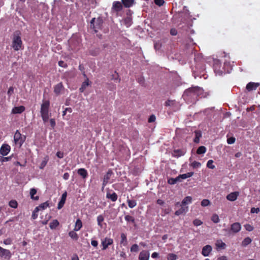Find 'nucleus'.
I'll return each mask as SVG.
<instances>
[{"mask_svg": "<svg viewBox=\"0 0 260 260\" xmlns=\"http://www.w3.org/2000/svg\"><path fill=\"white\" fill-rule=\"evenodd\" d=\"M121 25H124L126 27H129L132 24V19L129 16H127L120 21Z\"/></svg>", "mask_w": 260, "mask_h": 260, "instance_id": "f3484780", "label": "nucleus"}, {"mask_svg": "<svg viewBox=\"0 0 260 260\" xmlns=\"http://www.w3.org/2000/svg\"><path fill=\"white\" fill-rule=\"evenodd\" d=\"M89 80L88 78H87V80H85L82 84L81 87L79 88V91L80 92H83L86 87L89 85Z\"/></svg>", "mask_w": 260, "mask_h": 260, "instance_id": "a878e982", "label": "nucleus"}, {"mask_svg": "<svg viewBox=\"0 0 260 260\" xmlns=\"http://www.w3.org/2000/svg\"><path fill=\"white\" fill-rule=\"evenodd\" d=\"M177 258V255L174 253H169L167 256L168 260H176Z\"/></svg>", "mask_w": 260, "mask_h": 260, "instance_id": "3c124183", "label": "nucleus"}, {"mask_svg": "<svg viewBox=\"0 0 260 260\" xmlns=\"http://www.w3.org/2000/svg\"><path fill=\"white\" fill-rule=\"evenodd\" d=\"M150 253L148 251L143 250L139 254V260H149Z\"/></svg>", "mask_w": 260, "mask_h": 260, "instance_id": "dca6fc26", "label": "nucleus"}, {"mask_svg": "<svg viewBox=\"0 0 260 260\" xmlns=\"http://www.w3.org/2000/svg\"><path fill=\"white\" fill-rule=\"evenodd\" d=\"M181 182V181L180 179L179 176L175 178H170L168 180V183L171 185H174L178 182Z\"/></svg>", "mask_w": 260, "mask_h": 260, "instance_id": "393cba45", "label": "nucleus"}, {"mask_svg": "<svg viewBox=\"0 0 260 260\" xmlns=\"http://www.w3.org/2000/svg\"><path fill=\"white\" fill-rule=\"evenodd\" d=\"M176 104V102L174 100H168L165 102V106L167 107H172V110H175L174 108L175 105Z\"/></svg>", "mask_w": 260, "mask_h": 260, "instance_id": "7c9ffc66", "label": "nucleus"}, {"mask_svg": "<svg viewBox=\"0 0 260 260\" xmlns=\"http://www.w3.org/2000/svg\"><path fill=\"white\" fill-rule=\"evenodd\" d=\"M37 193V190L35 188H31L30 190V198L31 199L34 200H39V197L38 196H35V195Z\"/></svg>", "mask_w": 260, "mask_h": 260, "instance_id": "2f4dec72", "label": "nucleus"}, {"mask_svg": "<svg viewBox=\"0 0 260 260\" xmlns=\"http://www.w3.org/2000/svg\"><path fill=\"white\" fill-rule=\"evenodd\" d=\"M10 150L11 147L10 145L7 144H4L0 148V154L3 156H6L10 152Z\"/></svg>", "mask_w": 260, "mask_h": 260, "instance_id": "9d476101", "label": "nucleus"}, {"mask_svg": "<svg viewBox=\"0 0 260 260\" xmlns=\"http://www.w3.org/2000/svg\"><path fill=\"white\" fill-rule=\"evenodd\" d=\"M64 86L62 82H59V83L55 85L54 87V92L56 95H59L60 94L61 91L63 90Z\"/></svg>", "mask_w": 260, "mask_h": 260, "instance_id": "2eb2a0df", "label": "nucleus"}, {"mask_svg": "<svg viewBox=\"0 0 260 260\" xmlns=\"http://www.w3.org/2000/svg\"><path fill=\"white\" fill-rule=\"evenodd\" d=\"M222 70H223L224 74L230 73L232 70V65L230 61L226 60L224 61Z\"/></svg>", "mask_w": 260, "mask_h": 260, "instance_id": "9b49d317", "label": "nucleus"}, {"mask_svg": "<svg viewBox=\"0 0 260 260\" xmlns=\"http://www.w3.org/2000/svg\"><path fill=\"white\" fill-rule=\"evenodd\" d=\"M41 117L44 123H46L49 119V114H41Z\"/></svg>", "mask_w": 260, "mask_h": 260, "instance_id": "864d4df0", "label": "nucleus"}, {"mask_svg": "<svg viewBox=\"0 0 260 260\" xmlns=\"http://www.w3.org/2000/svg\"><path fill=\"white\" fill-rule=\"evenodd\" d=\"M121 1L123 5L126 8L131 7L134 3V0H121Z\"/></svg>", "mask_w": 260, "mask_h": 260, "instance_id": "72a5a7b5", "label": "nucleus"}, {"mask_svg": "<svg viewBox=\"0 0 260 260\" xmlns=\"http://www.w3.org/2000/svg\"><path fill=\"white\" fill-rule=\"evenodd\" d=\"M13 92H14V88L12 86L9 88L8 92H7V94L8 95V96L9 97H10L12 95Z\"/></svg>", "mask_w": 260, "mask_h": 260, "instance_id": "e2e57ef3", "label": "nucleus"}, {"mask_svg": "<svg viewBox=\"0 0 260 260\" xmlns=\"http://www.w3.org/2000/svg\"><path fill=\"white\" fill-rule=\"evenodd\" d=\"M69 235L71 238L75 240H77L79 238L78 234L75 232L74 230L70 232Z\"/></svg>", "mask_w": 260, "mask_h": 260, "instance_id": "58836bf2", "label": "nucleus"}, {"mask_svg": "<svg viewBox=\"0 0 260 260\" xmlns=\"http://www.w3.org/2000/svg\"><path fill=\"white\" fill-rule=\"evenodd\" d=\"M216 245L218 248L224 249L225 247V244L221 240H218L217 241Z\"/></svg>", "mask_w": 260, "mask_h": 260, "instance_id": "ea45409f", "label": "nucleus"}, {"mask_svg": "<svg viewBox=\"0 0 260 260\" xmlns=\"http://www.w3.org/2000/svg\"><path fill=\"white\" fill-rule=\"evenodd\" d=\"M195 137L193 139V142L195 143H198L200 141V139L202 137L201 132L200 131H196L194 132Z\"/></svg>", "mask_w": 260, "mask_h": 260, "instance_id": "f704fd0d", "label": "nucleus"}, {"mask_svg": "<svg viewBox=\"0 0 260 260\" xmlns=\"http://www.w3.org/2000/svg\"><path fill=\"white\" fill-rule=\"evenodd\" d=\"M112 174V171L110 170H108V171L107 172L106 174L104 176L103 179L109 181Z\"/></svg>", "mask_w": 260, "mask_h": 260, "instance_id": "49530a36", "label": "nucleus"}, {"mask_svg": "<svg viewBox=\"0 0 260 260\" xmlns=\"http://www.w3.org/2000/svg\"><path fill=\"white\" fill-rule=\"evenodd\" d=\"M49 206V203L48 202H45L41 204L39 206L36 207V211H39L40 210H44L47 208Z\"/></svg>", "mask_w": 260, "mask_h": 260, "instance_id": "cd10ccee", "label": "nucleus"}, {"mask_svg": "<svg viewBox=\"0 0 260 260\" xmlns=\"http://www.w3.org/2000/svg\"><path fill=\"white\" fill-rule=\"evenodd\" d=\"M67 191H65L64 193H63L62 194L61 197V199H60V200L59 201V202L65 203V202H66V199H67Z\"/></svg>", "mask_w": 260, "mask_h": 260, "instance_id": "5fc2aeb1", "label": "nucleus"}, {"mask_svg": "<svg viewBox=\"0 0 260 260\" xmlns=\"http://www.w3.org/2000/svg\"><path fill=\"white\" fill-rule=\"evenodd\" d=\"M193 224L195 226H199V225H201V224H202L203 222L200 219H196L193 221Z\"/></svg>", "mask_w": 260, "mask_h": 260, "instance_id": "4d7b16f0", "label": "nucleus"}, {"mask_svg": "<svg viewBox=\"0 0 260 260\" xmlns=\"http://www.w3.org/2000/svg\"><path fill=\"white\" fill-rule=\"evenodd\" d=\"M47 160L44 159L43 160L40 166V169H43L47 165Z\"/></svg>", "mask_w": 260, "mask_h": 260, "instance_id": "69168bd1", "label": "nucleus"}, {"mask_svg": "<svg viewBox=\"0 0 260 260\" xmlns=\"http://www.w3.org/2000/svg\"><path fill=\"white\" fill-rule=\"evenodd\" d=\"M211 220L214 223H217L219 221V216L218 215L214 214L212 215Z\"/></svg>", "mask_w": 260, "mask_h": 260, "instance_id": "09e8293b", "label": "nucleus"}, {"mask_svg": "<svg viewBox=\"0 0 260 260\" xmlns=\"http://www.w3.org/2000/svg\"><path fill=\"white\" fill-rule=\"evenodd\" d=\"M50 124L51 125V128L53 129L56 125L55 120L53 118H51L49 120Z\"/></svg>", "mask_w": 260, "mask_h": 260, "instance_id": "bf43d9fd", "label": "nucleus"}, {"mask_svg": "<svg viewBox=\"0 0 260 260\" xmlns=\"http://www.w3.org/2000/svg\"><path fill=\"white\" fill-rule=\"evenodd\" d=\"M106 198L111 200L112 202H115L117 200L118 196L114 192H113L112 193L107 192L106 194Z\"/></svg>", "mask_w": 260, "mask_h": 260, "instance_id": "4be33fe9", "label": "nucleus"}, {"mask_svg": "<svg viewBox=\"0 0 260 260\" xmlns=\"http://www.w3.org/2000/svg\"><path fill=\"white\" fill-rule=\"evenodd\" d=\"M235 142V138L234 137H231L230 138L228 139L227 142L229 144H232L234 143Z\"/></svg>", "mask_w": 260, "mask_h": 260, "instance_id": "338daca9", "label": "nucleus"}, {"mask_svg": "<svg viewBox=\"0 0 260 260\" xmlns=\"http://www.w3.org/2000/svg\"><path fill=\"white\" fill-rule=\"evenodd\" d=\"M52 12L53 14L64 17L67 13L66 5L60 1L54 0L52 5Z\"/></svg>", "mask_w": 260, "mask_h": 260, "instance_id": "f03ea898", "label": "nucleus"}, {"mask_svg": "<svg viewBox=\"0 0 260 260\" xmlns=\"http://www.w3.org/2000/svg\"><path fill=\"white\" fill-rule=\"evenodd\" d=\"M71 113L72 112V109L71 108H66L63 111L62 115L64 116L67 112Z\"/></svg>", "mask_w": 260, "mask_h": 260, "instance_id": "774afa93", "label": "nucleus"}, {"mask_svg": "<svg viewBox=\"0 0 260 260\" xmlns=\"http://www.w3.org/2000/svg\"><path fill=\"white\" fill-rule=\"evenodd\" d=\"M201 166V164L198 161H193L191 164V166L193 168H197L200 167Z\"/></svg>", "mask_w": 260, "mask_h": 260, "instance_id": "6e6d98bb", "label": "nucleus"}, {"mask_svg": "<svg viewBox=\"0 0 260 260\" xmlns=\"http://www.w3.org/2000/svg\"><path fill=\"white\" fill-rule=\"evenodd\" d=\"M212 248L210 245H207L202 248V254L204 256H208L212 251Z\"/></svg>", "mask_w": 260, "mask_h": 260, "instance_id": "4468645a", "label": "nucleus"}, {"mask_svg": "<svg viewBox=\"0 0 260 260\" xmlns=\"http://www.w3.org/2000/svg\"><path fill=\"white\" fill-rule=\"evenodd\" d=\"M193 174V172H188L185 174H183L179 175L181 181L183 179H185L187 178L191 177Z\"/></svg>", "mask_w": 260, "mask_h": 260, "instance_id": "473e14b6", "label": "nucleus"}, {"mask_svg": "<svg viewBox=\"0 0 260 260\" xmlns=\"http://www.w3.org/2000/svg\"><path fill=\"white\" fill-rule=\"evenodd\" d=\"M210 204V202L208 199H204L201 201V205L203 207H206Z\"/></svg>", "mask_w": 260, "mask_h": 260, "instance_id": "de8ad7c7", "label": "nucleus"}, {"mask_svg": "<svg viewBox=\"0 0 260 260\" xmlns=\"http://www.w3.org/2000/svg\"><path fill=\"white\" fill-rule=\"evenodd\" d=\"M184 154V151L179 149L175 150L173 153L174 156L177 157L183 155Z\"/></svg>", "mask_w": 260, "mask_h": 260, "instance_id": "4c0bfd02", "label": "nucleus"}, {"mask_svg": "<svg viewBox=\"0 0 260 260\" xmlns=\"http://www.w3.org/2000/svg\"><path fill=\"white\" fill-rule=\"evenodd\" d=\"M12 254L9 250L5 249L0 246V256L2 258L9 260L11 257Z\"/></svg>", "mask_w": 260, "mask_h": 260, "instance_id": "6e6552de", "label": "nucleus"}, {"mask_svg": "<svg viewBox=\"0 0 260 260\" xmlns=\"http://www.w3.org/2000/svg\"><path fill=\"white\" fill-rule=\"evenodd\" d=\"M252 241V240L249 237H246L242 242V245L244 247H246Z\"/></svg>", "mask_w": 260, "mask_h": 260, "instance_id": "e433bc0d", "label": "nucleus"}, {"mask_svg": "<svg viewBox=\"0 0 260 260\" xmlns=\"http://www.w3.org/2000/svg\"><path fill=\"white\" fill-rule=\"evenodd\" d=\"M59 225V222L57 220H53L49 224V227L51 229H55Z\"/></svg>", "mask_w": 260, "mask_h": 260, "instance_id": "c9c22d12", "label": "nucleus"}, {"mask_svg": "<svg viewBox=\"0 0 260 260\" xmlns=\"http://www.w3.org/2000/svg\"><path fill=\"white\" fill-rule=\"evenodd\" d=\"M154 2L155 4L158 6H162L165 3L164 0H154Z\"/></svg>", "mask_w": 260, "mask_h": 260, "instance_id": "0e129e2a", "label": "nucleus"}, {"mask_svg": "<svg viewBox=\"0 0 260 260\" xmlns=\"http://www.w3.org/2000/svg\"><path fill=\"white\" fill-rule=\"evenodd\" d=\"M25 139V136L21 135L18 130L16 131L14 136V141L16 145L19 146V147H21Z\"/></svg>", "mask_w": 260, "mask_h": 260, "instance_id": "39448f33", "label": "nucleus"}, {"mask_svg": "<svg viewBox=\"0 0 260 260\" xmlns=\"http://www.w3.org/2000/svg\"><path fill=\"white\" fill-rule=\"evenodd\" d=\"M122 8V5L119 2H114L113 4L112 11L113 13H116V15H117V13L120 11Z\"/></svg>", "mask_w": 260, "mask_h": 260, "instance_id": "f8f14e48", "label": "nucleus"}, {"mask_svg": "<svg viewBox=\"0 0 260 260\" xmlns=\"http://www.w3.org/2000/svg\"><path fill=\"white\" fill-rule=\"evenodd\" d=\"M9 206L13 208H17L18 206V203L16 200H11L9 203Z\"/></svg>", "mask_w": 260, "mask_h": 260, "instance_id": "c03bdc74", "label": "nucleus"}, {"mask_svg": "<svg viewBox=\"0 0 260 260\" xmlns=\"http://www.w3.org/2000/svg\"><path fill=\"white\" fill-rule=\"evenodd\" d=\"M139 250V246L137 244H133L131 247V251L132 252H137Z\"/></svg>", "mask_w": 260, "mask_h": 260, "instance_id": "a18cd8bd", "label": "nucleus"}, {"mask_svg": "<svg viewBox=\"0 0 260 260\" xmlns=\"http://www.w3.org/2000/svg\"><path fill=\"white\" fill-rule=\"evenodd\" d=\"M127 202L130 208H134L137 205V202L135 200H127Z\"/></svg>", "mask_w": 260, "mask_h": 260, "instance_id": "79ce46f5", "label": "nucleus"}, {"mask_svg": "<svg viewBox=\"0 0 260 260\" xmlns=\"http://www.w3.org/2000/svg\"><path fill=\"white\" fill-rule=\"evenodd\" d=\"M104 218L103 216L102 215H100L97 217L98 224L101 228H102L103 226L102 222L104 221Z\"/></svg>", "mask_w": 260, "mask_h": 260, "instance_id": "37998d69", "label": "nucleus"}, {"mask_svg": "<svg viewBox=\"0 0 260 260\" xmlns=\"http://www.w3.org/2000/svg\"><path fill=\"white\" fill-rule=\"evenodd\" d=\"M192 203V198L190 196H187L182 201L181 204L179 202L176 203V205H180V206L187 207L186 205Z\"/></svg>", "mask_w": 260, "mask_h": 260, "instance_id": "ddd939ff", "label": "nucleus"}, {"mask_svg": "<svg viewBox=\"0 0 260 260\" xmlns=\"http://www.w3.org/2000/svg\"><path fill=\"white\" fill-rule=\"evenodd\" d=\"M25 110V107L23 106L15 107L12 110V114H21Z\"/></svg>", "mask_w": 260, "mask_h": 260, "instance_id": "412c9836", "label": "nucleus"}, {"mask_svg": "<svg viewBox=\"0 0 260 260\" xmlns=\"http://www.w3.org/2000/svg\"><path fill=\"white\" fill-rule=\"evenodd\" d=\"M188 207H183L181 206V208L177 210L175 212V214L177 216H179L183 213H185L188 211Z\"/></svg>", "mask_w": 260, "mask_h": 260, "instance_id": "5701e85b", "label": "nucleus"}, {"mask_svg": "<svg viewBox=\"0 0 260 260\" xmlns=\"http://www.w3.org/2000/svg\"><path fill=\"white\" fill-rule=\"evenodd\" d=\"M58 65L59 66L64 68H66L68 67L67 64L62 60H60L58 61Z\"/></svg>", "mask_w": 260, "mask_h": 260, "instance_id": "052dcab7", "label": "nucleus"}, {"mask_svg": "<svg viewBox=\"0 0 260 260\" xmlns=\"http://www.w3.org/2000/svg\"><path fill=\"white\" fill-rule=\"evenodd\" d=\"M258 86H259V83H254L251 82L247 84L246 89L248 91H252L255 90Z\"/></svg>", "mask_w": 260, "mask_h": 260, "instance_id": "6ab92c4d", "label": "nucleus"}, {"mask_svg": "<svg viewBox=\"0 0 260 260\" xmlns=\"http://www.w3.org/2000/svg\"><path fill=\"white\" fill-rule=\"evenodd\" d=\"M206 148L205 146H200L197 150V154H204L206 152Z\"/></svg>", "mask_w": 260, "mask_h": 260, "instance_id": "a19ab883", "label": "nucleus"}, {"mask_svg": "<svg viewBox=\"0 0 260 260\" xmlns=\"http://www.w3.org/2000/svg\"><path fill=\"white\" fill-rule=\"evenodd\" d=\"M121 241L120 243L123 244V246H125L127 244V240L126 235L124 233H121L120 235Z\"/></svg>", "mask_w": 260, "mask_h": 260, "instance_id": "c756f323", "label": "nucleus"}, {"mask_svg": "<svg viewBox=\"0 0 260 260\" xmlns=\"http://www.w3.org/2000/svg\"><path fill=\"white\" fill-rule=\"evenodd\" d=\"M246 231L251 232L253 230V227L249 224H246L244 225Z\"/></svg>", "mask_w": 260, "mask_h": 260, "instance_id": "13d9d810", "label": "nucleus"}, {"mask_svg": "<svg viewBox=\"0 0 260 260\" xmlns=\"http://www.w3.org/2000/svg\"><path fill=\"white\" fill-rule=\"evenodd\" d=\"M239 192L237 191L233 192L228 194L226 199L230 201H235L237 200Z\"/></svg>", "mask_w": 260, "mask_h": 260, "instance_id": "aec40b11", "label": "nucleus"}, {"mask_svg": "<svg viewBox=\"0 0 260 260\" xmlns=\"http://www.w3.org/2000/svg\"><path fill=\"white\" fill-rule=\"evenodd\" d=\"M241 229V226L239 222H235L231 225V231L234 233L239 232Z\"/></svg>", "mask_w": 260, "mask_h": 260, "instance_id": "a211bd4d", "label": "nucleus"}, {"mask_svg": "<svg viewBox=\"0 0 260 260\" xmlns=\"http://www.w3.org/2000/svg\"><path fill=\"white\" fill-rule=\"evenodd\" d=\"M82 227V221L80 219H78L75 223V226L74 230L75 231H79Z\"/></svg>", "mask_w": 260, "mask_h": 260, "instance_id": "c85d7f7f", "label": "nucleus"}, {"mask_svg": "<svg viewBox=\"0 0 260 260\" xmlns=\"http://www.w3.org/2000/svg\"><path fill=\"white\" fill-rule=\"evenodd\" d=\"M78 174L80 175L84 179H86L88 176L87 171L84 168H80L78 169Z\"/></svg>", "mask_w": 260, "mask_h": 260, "instance_id": "b1692460", "label": "nucleus"}, {"mask_svg": "<svg viewBox=\"0 0 260 260\" xmlns=\"http://www.w3.org/2000/svg\"><path fill=\"white\" fill-rule=\"evenodd\" d=\"M103 23V20L101 17L93 18L90 22V28L96 32L99 29L101 28Z\"/></svg>", "mask_w": 260, "mask_h": 260, "instance_id": "20e7f679", "label": "nucleus"}, {"mask_svg": "<svg viewBox=\"0 0 260 260\" xmlns=\"http://www.w3.org/2000/svg\"><path fill=\"white\" fill-rule=\"evenodd\" d=\"M50 107V102L48 100L43 101L41 106V114H49V109Z\"/></svg>", "mask_w": 260, "mask_h": 260, "instance_id": "0eeeda50", "label": "nucleus"}, {"mask_svg": "<svg viewBox=\"0 0 260 260\" xmlns=\"http://www.w3.org/2000/svg\"><path fill=\"white\" fill-rule=\"evenodd\" d=\"M260 211V209L258 208H251L250 212L251 213H258Z\"/></svg>", "mask_w": 260, "mask_h": 260, "instance_id": "680f3d73", "label": "nucleus"}, {"mask_svg": "<svg viewBox=\"0 0 260 260\" xmlns=\"http://www.w3.org/2000/svg\"><path fill=\"white\" fill-rule=\"evenodd\" d=\"M213 160L212 159H210L208 161L207 163V167L209 169H213L215 168V166L213 164Z\"/></svg>", "mask_w": 260, "mask_h": 260, "instance_id": "8fccbe9b", "label": "nucleus"}, {"mask_svg": "<svg viewBox=\"0 0 260 260\" xmlns=\"http://www.w3.org/2000/svg\"><path fill=\"white\" fill-rule=\"evenodd\" d=\"M101 50L100 48H92L89 50V54L92 56H95L100 54Z\"/></svg>", "mask_w": 260, "mask_h": 260, "instance_id": "bb28decb", "label": "nucleus"}, {"mask_svg": "<svg viewBox=\"0 0 260 260\" xmlns=\"http://www.w3.org/2000/svg\"><path fill=\"white\" fill-rule=\"evenodd\" d=\"M125 218V220L127 221V222H131L132 223H134L135 222V218L132 216H130V215H126L124 217Z\"/></svg>", "mask_w": 260, "mask_h": 260, "instance_id": "603ef678", "label": "nucleus"}, {"mask_svg": "<svg viewBox=\"0 0 260 260\" xmlns=\"http://www.w3.org/2000/svg\"><path fill=\"white\" fill-rule=\"evenodd\" d=\"M213 69L216 75L221 76L224 74L222 67L221 66V61L218 59L213 60Z\"/></svg>", "mask_w": 260, "mask_h": 260, "instance_id": "423d86ee", "label": "nucleus"}, {"mask_svg": "<svg viewBox=\"0 0 260 260\" xmlns=\"http://www.w3.org/2000/svg\"><path fill=\"white\" fill-rule=\"evenodd\" d=\"M202 88L199 86H192L188 88L184 92L182 98L187 102L194 103L198 100V98L206 97Z\"/></svg>", "mask_w": 260, "mask_h": 260, "instance_id": "f257e3e1", "label": "nucleus"}, {"mask_svg": "<svg viewBox=\"0 0 260 260\" xmlns=\"http://www.w3.org/2000/svg\"><path fill=\"white\" fill-rule=\"evenodd\" d=\"M113 243V240L112 239L110 238L106 237L104 239H103L102 241V245L103 246L102 250H106L108 247L111 245H112Z\"/></svg>", "mask_w": 260, "mask_h": 260, "instance_id": "1a4fd4ad", "label": "nucleus"}, {"mask_svg": "<svg viewBox=\"0 0 260 260\" xmlns=\"http://www.w3.org/2000/svg\"><path fill=\"white\" fill-rule=\"evenodd\" d=\"M12 46L15 51H18L22 49V42L18 32H15L14 34Z\"/></svg>", "mask_w": 260, "mask_h": 260, "instance_id": "7ed1b4c3", "label": "nucleus"}]
</instances>
